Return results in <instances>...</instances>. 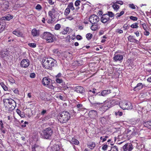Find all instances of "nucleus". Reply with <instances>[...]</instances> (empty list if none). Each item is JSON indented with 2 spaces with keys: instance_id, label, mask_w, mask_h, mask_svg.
I'll return each mask as SVG.
<instances>
[{
  "instance_id": "a878e982",
  "label": "nucleus",
  "mask_w": 151,
  "mask_h": 151,
  "mask_svg": "<svg viewBox=\"0 0 151 151\" xmlns=\"http://www.w3.org/2000/svg\"><path fill=\"white\" fill-rule=\"evenodd\" d=\"M110 93H111L110 90L108 89L103 90L101 92V96H105Z\"/></svg>"
},
{
  "instance_id": "4d7b16f0",
  "label": "nucleus",
  "mask_w": 151,
  "mask_h": 151,
  "mask_svg": "<svg viewBox=\"0 0 151 151\" xmlns=\"http://www.w3.org/2000/svg\"><path fill=\"white\" fill-rule=\"evenodd\" d=\"M124 29V30H127L129 28V26L127 24H125L123 26Z\"/></svg>"
},
{
  "instance_id": "9d476101",
  "label": "nucleus",
  "mask_w": 151,
  "mask_h": 151,
  "mask_svg": "<svg viewBox=\"0 0 151 151\" xmlns=\"http://www.w3.org/2000/svg\"><path fill=\"white\" fill-rule=\"evenodd\" d=\"M89 20L91 24H96L99 21L100 19L97 16L93 14L90 17Z\"/></svg>"
},
{
  "instance_id": "a18cd8bd",
  "label": "nucleus",
  "mask_w": 151,
  "mask_h": 151,
  "mask_svg": "<svg viewBox=\"0 0 151 151\" xmlns=\"http://www.w3.org/2000/svg\"><path fill=\"white\" fill-rule=\"evenodd\" d=\"M76 63L78 65H81L83 64V60L76 61Z\"/></svg>"
},
{
  "instance_id": "c9c22d12",
  "label": "nucleus",
  "mask_w": 151,
  "mask_h": 151,
  "mask_svg": "<svg viewBox=\"0 0 151 151\" xmlns=\"http://www.w3.org/2000/svg\"><path fill=\"white\" fill-rule=\"evenodd\" d=\"M0 85L4 91H6L8 90L7 87L5 85L4 83L2 82L0 83Z\"/></svg>"
},
{
  "instance_id": "0eeeda50",
  "label": "nucleus",
  "mask_w": 151,
  "mask_h": 151,
  "mask_svg": "<svg viewBox=\"0 0 151 151\" xmlns=\"http://www.w3.org/2000/svg\"><path fill=\"white\" fill-rule=\"evenodd\" d=\"M42 132L43 133V137L46 139H49L52 135L53 131L50 127H48L44 129Z\"/></svg>"
},
{
  "instance_id": "1a4fd4ad",
  "label": "nucleus",
  "mask_w": 151,
  "mask_h": 151,
  "mask_svg": "<svg viewBox=\"0 0 151 151\" xmlns=\"http://www.w3.org/2000/svg\"><path fill=\"white\" fill-rule=\"evenodd\" d=\"M116 103L115 100H112L106 102L104 105V108L107 110L109 108L112 107Z\"/></svg>"
},
{
  "instance_id": "864d4df0",
  "label": "nucleus",
  "mask_w": 151,
  "mask_h": 151,
  "mask_svg": "<svg viewBox=\"0 0 151 151\" xmlns=\"http://www.w3.org/2000/svg\"><path fill=\"white\" fill-rule=\"evenodd\" d=\"M28 45L32 47H35L36 46V44L35 43H29L28 44Z\"/></svg>"
},
{
  "instance_id": "bb28decb",
  "label": "nucleus",
  "mask_w": 151,
  "mask_h": 151,
  "mask_svg": "<svg viewBox=\"0 0 151 151\" xmlns=\"http://www.w3.org/2000/svg\"><path fill=\"white\" fill-rule=\"evenodd\" d=\"M87 146L88 148L91 150L93 149L96 146V144L94 142H91L87 145Z\"/></svg>"
},
{
  "instance_id": "338daca9",
  "label": "nucleus",
  "mask_w": 151,
  "mask_h": 151,
  "mask_svg": "<svg viewBox=\"0 0 151 151\" xmlns=\"http://www.w3.org/2000/svg\"><path fill=\"white\" fill-rule=\"evenodd\" d=\"M58 98L60 99L61 100L63 101H65V99L64 97L62 96L61 95H60L58 96Z\"/></svg>"
},
{
  "instance_id": "ea45409f",
  "label": "nucleus",
  "mask_w": 151,
  "mask_h": 151,
  "mask_svg": "<svg viewBox=\"0 0 151 151\" xmlns=\"http://www.w3.org/2000/svg\"><path fill=\"white\" fill-rule=\"evenodd\" d=\"M106 14L107 15H108L109 18H110V17L112 18L114 16V13L108 11L107 12V13Z\"/></svg>"
},
{
  "instance_id": "0e129e2a",
  "label": "nucleus",
  "mask_w": 151,
  "mask_h": 151,
  "mask_svg": "<svg viewBox=\"0 0 151 151\" xmlns=\"http://www.w3.org/2000/svg\"><path fill=\"white\" fill-rule=\"evenodd\" d=\"M145 31L144 32V34L146 36H148L150 34V32L147 31V30H145Z\"/></svg>"
},
{
  "instance_id": "4be33fe9",
  "label": "nucleus",
  "mask_w": 151,
  "mask_h": 151,
  "mask_svg": "<svg viewBox=\"0 0 151 151\" xmlns=\"http://www.w3.org/2000/svg\"><path fill=\"white\" fill-rule=\"evenodd\" d=\"M143 125L145 127L151 130V121H147L144 122Z\"/></svg>"
},
{
  "instance_id": "c756f323",
  "label": "nucleus",
  "mask_w": 151,
  "mask_h": 151,
  "mask_svg": "<svg viewBox=\"0 0 151 151\" xmlns=\"http://www.w3.org/2000/svg\"><path fill=\"white\" fill-rule=\"evenodd\" d=\"M5 25L0 22V33H1L5 29Z\"/></svg>"
},
{
  "instance_id": "49530a36",
  "label": "nucleus",
  "mask_w": 151,
  "mask_h": 151,
  "mask_svg": "<svg viewBox=\"0 0 151 151\" xmlns=\"http://www.w3.org/2000/svg\"><path fill=\"white\" fill-rule=\"evenodd\" d=\"M8 80L9 81L12 83H14L15 82V80L12 77H9Z\"/></svg>"
},
{
  "instance_id": "2eb2a0df",
  "label": "nucleus",
  "mask_w": 151,
  "mask_h": 151,
  "mask_svg": "<svg viewBox=\"0 0 151 151\" xmlns=\"http://www.w3.org/2000/svg\"><path fill=\"white\" fill-rule=\"evenodd\" d=\"M9 6V3L7 1H5L1 5L2 9L4 11L7 10Z\"/></svg>"
},
{
  "instance_id": "a19ab883",
  "label": "nucleus",
  "mask_w": 151,
  "mask_h": 151,
  "mask_svg": "<svg viewBox=\"0 0 151 151\" xmlns=\"http://www.w3.org/2000/svg\"><path fill=\"white\" fill-rule=\"evenodd\" d=\"M16 112L17 114H18L21 116V117H24L25 116L24 114H21V111L20 110L17 109L16 110Z\"/></svg>"
},
{
  "instance_id": "37998d69",
  "label": "nucleus",
  "mask_w": 151,
  "mask_h": 151,
  "mask_svg": "<svg viewBox=\"0 0 151 151\" xmlns=\"http://www.w3.org/2000/svg\"><path fill=\"white\" fill-rule=\"evenodd\" d=\"M86 36L87 39L88 40H89L91 38L92 36V35L90 33H88L86 35Z\"/></svg>"
},
{
  "instance_id": "a211bd4d",
  "label": "nucleus",
  "mask_w": 151,
  "mask_h": 151,
  "mask_svg": "<svg viewBox=\"0 0 151 151\" xmlns=\"http://www.w3.org/2000/svg\"><path fill=\"white\" fill-rule=\"evenodd\" d=\"M12 33L18 37H22L24 36L22 32L20 30L18 29H16L13 31Z\"/></svg>"
},
{
  "instance_id": "6e6d98bb",
  "label": "nucleus",
  "mask_w": 151,
  "mask_h": 151,
  "mask_svg": "<svg viewBox=\"0 0 151 151\" xmlns=\"http://www.w3.org/2000/svg\"><path fill=\"white\" fill-rule=\"evenodd\" d=\"M115 115L116 116L117 115H119V116H122V113L121 111H118L117 112H115Z\"/></svg>"
},
{
  "instance_id": "8fccbe9b",
  "label": "nucleus",
  "mask_w": 151,
  "mask_h": 151,
  "mask_svg": "<svg viewBox=\"0 0 151 151\" xmlns=\"http://www.w3.org/2000/svg\"><path fill=\"white\" fill-rule=\"evenodd\" d=\"M129 19L131 20L134 21H136L137 20L138 18L136 17H134L133 16H131L129 17Z\"/></svg>"
},
{
  "instance_id": "5fc2aeb1",
  "label": "nucleus",
  "mask_w": 151,
  "mask_h": 151,
  "mask_svg": "<svg viewBox=\"0 0 151 151\" xmlns=\"http://www.w3.org/2000/svg\"><path fill=\"white\" fill-rule=\"evenodd\" d=\"M55 19H49L47 21V22L49 24H51L55 22Z\"/></svg>"
},
{
  "instance_id": "13d9d810",
  "label": "nucleus",
  "mask_w": 151,
  "mask_h": 151,
  "mask_svg": "<svg viewBox=\"0 0 151 151\" xmlns=\"http://www.w3.org/2000/svg\"><path fill=\"white\" fill-rule=\"evenodd\" d=\"M109 138V136L107 135H106L104 136H103V140H102V142H104L107 139Z\"/></svg>"
},
{
  "instance_id": "e433bc0d",
  "label": "nucleus",
  "mask_w": 151,
  "mask_h": 151,
  "mask_svg": "<svg viewBox=\"0 0 151 151\" xmlns=\"http://www.w3.org/2000/svg\"><path fill=\"white\" fill-rule=\"evenodd\" d=\"M138 24L137 23H135L132 24L130 27L132 28H137L138 27Z\"/></svg>"
},
{
  "instance_id": "6e6552de",
  "label": "nucleus",
  "mask_w": 151,
  "mask_h": 151,
  "mask_svg": "<svg viewBox=\"0 0 151 151\" xmlns=\"http://www.w3.org/2000/svg\"><path fill=\"white\" fill-rule=\"evenodd\" d=\"M75 9L73 2L69 3L68 4L67 8L64 12V14L67 16L70 12V10L73 11Z\"/></svg>"
},
{
  "instance_id": "58836bf2",
  "label": "nucleus",
  "mask_w": 151,
  "mask_h": 151,
  "mask_svg": "<svg viewBox=\"0 0 151 151\" xmlns=\"http://www.w3.org/2000/svg\"><path fill=\"white\" fill-rule=\"evenodd\" d=\"M32 33L33 36H35L37 34V30L36 29H33L32 31Z\"/></svg>"
},
{
  "instance_id": "69168bd1",
  "label": "nucleus",
  "mask_w": 151,
  "mask_h": 151,
  "mask_svg": "<svg viewBox=\"0 0 151 151\" xmlns=\"http://www.w3.org/2000/svg\"><path fill=\"white\" fill-rule=\"evenodd\" d=\"M28 123L27 122H25L23 124H22L21 126L22 127H25L26 126V124H28Z\"/></svg>"
},
{
  "instance_id": "f3484780",
  "label": "nucleus",
  "mask_w": 151,
  "mask_h": 151,
  "mask_svg": "<svg viewBox=\"0 0 151 151\" xmlns=\"http://www.w3.org/2000/svg\"><path fill=\"white\" fill-rule=\"evenodd\" d=\"M128 40L131 42H133L138 44L139 41L135 39L134 36L132 35H129L127 37Z\"/></svg>"
},
{
  "instance_id": "f704fd0d",
  "label": "nucleus",
  "mask_w": 151,
  "mask_h": 151,
  "mask_svg": "<svg viewBox=\"0 0 151 151\" xmlns=\"http://www.w3.org/2000/svg\"><path fill=\"white\" fill-rule=\"evenodd\" d=\"M132 129L133 130V132L132 133V134L133 136H136L138 134V131L135 127H134Z\"/></svg>"
},
{
  "instance_id": "473e14b6",
  "label": "nucleus",
  "mask_w": 151,
  "mask_h": 151,
  "mask_svg": "<svg viewBox=\"0 0 151 151\" xmlns=\"http://www.w3.org/2000/svg\"><path fill=\"white\" fill-rule=\"evenodd\" d=\"M124 13V11H122L120 13H118L115 14V18L118 19L119 17L122 15Z\"/></svg>"
},
{
  "instance_id": "09e8293b",
  "label": "nucleus",
  "mask_w": 151,
  "mask_h": 151,
  "mask_svg": "<svg viewBox=\"0 0 151 151\" xmlns=\"http://www.w3.org/2000/svg\"><path fill=\"white\" fill-rule=\"evenodd\" d=\"M129 7L132 9H136L135 6L133 4H130L128 5Z\"/></svg>"
},
{
  "instance_id": "c03bdc74",
  "label": "nucleus",
  "mask_w": 151,
  "mask_h": 151,
  "mask_svg": "<svg viewBox=\"0 0 151 151\" xmlns=\"http://www.w3.org/2000/svg\"><path fill=\"white\" fill-rule=\"evenodd\" d=\"M1 55L2 58H4L7 55V53H6V52L5 51H1Z\"/></svg>"
},
{
  "instance_id": "6ab92c4d",
  "label": "nucleus",
  "mask_w": 151,
  "mask_h": 151,
  "mask_svg": "<svg viewBox=\"0 0 151 151\" xmlns=\"http://www.w3.org/2000/svg\"><path fill=\"white\" fill-rule=\"evenodd\" d=\"M76 91L78 93L84 94L85 93V90L83 87L81 86H77L76 87Z\"/></svg>"
},
{
  "instance_id": "79ce46f5",
  "label": "nucleus",
  "mask_w": 151,
  "mask_h": 151,
  "mask_svg": "<svg viewBox=\"0 0 151 151\" xmlns=\"http://www.w3.org/2000/svg\"><path fill=\"white\" fill-rule=\"evenodd\" d=\"M143 28L144 30H148L147 24L145 23H143L142 24Z\"/></svg>"
},
{
  "instance_id": "2f4dec72",
  "label": "nucleus",
  "mask_w": 151,
  "mask_h": 151,
  "mask_svg": "<svg viewBox=\"0 0 151 151\" xmlns=\"http://www.w3.org/2000/svg\"><path fill=\"white\" fill-rule=\"evenodd\" d=\"M71 142L76 145H78L79 143V142L75 138H72Z\"/></svg>"
},
{
  "instance_id": "f03ea898",
  "label": "nucleus",
  "mask_w": 151,
  "mask_h": 151,
  "mask_svg": "<svg viewBox=\"0 0 151 151\" xmlns=\"http://www.w3.org/2000/svg\"><path fill=\"white\" fill-rule=\"evenodd\" d=\"M5 109L8 111H12L14 109L16 106L15 101L12 99H5L3 100Z\"/></svg>"
},
{
  "instance_id": "20e7f679",
  "label": "nucleus",
  "mask_w": 151,
  "mask_h": 151,
  "mask_svg": "<svg viewBox=\"0 0 151 151\" xmlns=\"http://www.w3.org/2000/svg\"><path fill=\"white\" fill-rule=\"evenodd\" d=\"M40 37L42 39L46 40L47 43L53 42L55 38L54 35L50 32H44L40 35Z\"/></svg>"
},
{
  "instance_id": "774afa93",
  "label": "nucleus",
  "mask_w": 151,
  "mask_h": 151,
  "mask_svg": "<svg viewBox=\"0 0 151 151\" xmlns=\"http://www.w3.org/2000/svg\"><path fill=\"white\" fill-rule=\"evenodd\" d=\"M73 18V17L72 16H69L66 18V19H68L70 20H72Z\"/></svg>"
},
{
  "instance_id": "de8ad7c7",
  "label": "nucleus",
  "mask_w": 151,
  "mask_h": 151,
  "mask_svg": "<svg viewBox=\"0 0 151 151\" xmlns=\"http://www.w3.org/2000/svg\"><path fill=\"white\" fill-rule=\"evenodd\" d=\"M61 26L60 24H57L55 27V29L56 30H59Z\"/></svg>"
},
{
  "instance_id": "f8f14e48",
  "label": "nucleus",
  "mask_w": 151,
  "mask_h": 151,
  "mask_svg": "<svg viewBox=\"0 0 151 151\" xmlns=\"http://www.w3.org/2000/svg\"><path fill=\"white\" fill-rule=\"evenodd\" d=\"M122 148L124 151H132L133 149V147L131 143H127L122 147Z\"/></svg>"
},
{
  "instance_id": "bf43d9fd",
  "label": "nucleus",
  "mask_w": 151,
  "mask_h": 151,
  "mask_svg": "<svg viewBox=\"0 0 151 151\" xmlns=\"http://www.w3.org/2000/svg\"><path fill=\"white\" fill-rule=\"evenodd\" d=\"M108 146L106 144L104 145L103 146V147L102 148V149L104 150V151L106 150H107V149Z\"/></svg>"
},
{
  "instance_id": "680f3d73",
  "label": "nucleus",
  "mask_w": 151,
  "mask_h": 151,
  "mask_svg": "<svg viewBox=\"0 0 151 151\" xmlns=\"http://www.w3.org/2000/svg\"><path fill=\"white\" fill-rule=\"evenodd\" d=\"M110 151H118V149L117 148V147L114 146L111 150Z\"/></svg>"
},
{
  "instance_id": "7ed1b4c3",
  "label": "nucleus",
  "mask_w": 151,
  "mask_h": 151,
  "mask_svg": "<svg viewBox=\"0 0 151 151\" xmlns=\"http://www.w3.org/2000/svg\"><path fill=\"white\" fill-rule=\"evenodd\" d=\"M70 117V114L67 111H63L59 113L58 116V120L61 123L67 122Z\"/></svg>"
},
{
  "instance_id": "052dcab7",
  "label": "nucleus",
  "mask_w": 151,
  "mask_h": 151,
  "mask_svg": "<svg viewBox=\"0 0 151 151\" xmlns=\"http://www.w3.org/2000/svg\"><path fill=\"white\" fill-rule=\"evenodd\" d=\"M116 32L118 34H122L123 33V30L119 29H117L116 30Z\"/></svg>"
},
{
  "instance_id": "c85d7f7f",
  "label": "nucleus",
  "mask_w": 151,
  "mask_h": 151,
  "mask_svg": "<svg viewBox=\"0 0 151 151\" xmlns=\"http://www.w3.org/2000/svg\"><path fill=\"white\" fill-rule=\"evenodd\" d=\"M92 25L91 27V29L93 31H96L98 29V24H92Z\"/></svg>"
},
{
  "instance_id": "b1692460",
  "label": "nucleus",
  "mask_w": 151,
  "mask_h": 151,
  "mask_svg": "<svg viewBox=\"0 0 151 151\" xmlns=\"http://www.w3.org/2000/svg\"><path fill=\"white\" fill-rule=\"evenodd\" d=\"M143 87V86L142 83H138L136 86L134 88L133 90L134 91H136L137 90H139L140 89L142 88Z\"/></svg>"
},
{
  "instance_id": "3c124183",
  "label": "nucleus",
  "mask_w": 151,
  "mask_h": 151,
  "mask_svg": "<svg viewBox=\"0 0 151 151\" xmlns=\"http://www.w3.org/2000/svg\"><path fill=\"white\" fill-rule=\"evenodd\" d=\"M114 4H117L120 5H122L124 3L123 2L121 1H116V2L114 1L113 3Z\"/></svg>"
},
{
  "instance_id": "603ef678",
  "label": "nucleus",
  "mask_w": 151,
  "mask_h": 151,
  "mask_svg": "<svg viewBox=\"0 0 151 151\" xmlns=\"http://www.w3.org/2000/svg\"><path fill=\"white\" fill-rule=\"evenodd\" d=\"M38 147V145H34L32 146V151H36L35 149Z\"/></svg>"
},
{
  "instance_id": "e2e57ef3",
  "label": "nucleus",
  "mask_w": 151,
  "mask_h": 151,
  "mask_svg": "<svg viewBox=\"0 0 151 151\" xmlns=\"http://www.w3.org/2000/svg\"><path fill=\"white\" fill-rule=\"evenodd\" d=\"M47 110L45 109H43L42 111H41V113H40V114L42 115H44L46 113Z\"/></svg>"
},
{
  "instance_id": "dca6fc26",
  "label": "nucleus",
  "mask_w": 151,
  "mask_h": 151,
  "mask_svg": "<svg viewBox=\"0 0 151 151\" xmlns=\"http://www.w3.org/2000/svg\"><path fill=\"white\" fill-rule=\"evenodd\" d=\"M88 114L90 118L94 119L97 116V112L96 111L92 110L90 111Z\"/></svg>"
},
{
  "instance_id": "f257e3e1",
  "label": "nucleus",
  "mask_w": 151,
  "mask_h": 151,
  "mask_svg": "<svg viewBox=\"0 0 151 151\" xmlns=\"http://www.w3.org/2000/svg\"><path fill=\"white\" fill-rule=\"evenodd\" d=\"M42 62V66L44 68L50 69L56 64L57 61L56 60L50 57L43 58Z\"/></svg>"
},
{
  "instance_id": "412c9836",
  "label": "nucleus",
  "mask_w": 151,
  "mask_h": 151,
  "mask_svg": "<svg viewBox=\"0 0 151 151\" xmlns=\"http://www.w3.org/2000/svg\"><path fill=\"white\" fill-rule=\"evenodd\" d=\"M82 0H77L75 2V6L76 7V10L78 11L80 7H79V6L80 5V4L82 1Z\"/></svg>"
},
{
  "instance_id": "72a5a7b5",
  "label": "nucleus",
  "mask_w": 151,
  "mask_h": 151,
  "mask_svg": "<svg viewBox=\"0 0 151 151\" xmlns=\"http://www.w3.org/2000/svg\"><path fill=\"white\" fill-rule=\"evenodd\" d=\"M112 7L116 12L118 11L119 8V6L116 4H114L112 5Z\"/></svg>"
},
{
  "instance_id": "39448f33",
  "label": "nucleus",
  "mask_w": 151,
  "mask_h": 151,
  "mask_svg": "<svg viewBox=\"0 0 151 151\" xmlns=\"http://www.w3.org/2000/svg\"><path fill=\"white\" fill-rule=\"evenodd\" d=\"M42 83L44 86L51 89H53L54 86H53L52 81L48 77H45L42 80Z\"/></svg>"
},
{
  "instance_id": "9b49d317",
  "label": "nucleus",
  "mask_w": 151,
  "mask_h": 151,
  "mask_svg": "<svg viewBox=\"0 0 151 151\" xmlns=\"http://www.w3.org/2000/svg\"><path fill=\"white\" fill-rule=\"evenodd\" d=\"M57 11L56 9V8H53L51 9L49 11L48 13V15L49 17L51 19L56 18V14H57Z\"/></svg>"
},
{
  "instance_id": "ddd939ff",
  "label": "nucleus",
  "mask_w": 151,
  "mask_h": 151,
  "mask_svg": "<svg viewBox=\"0 0 151 151\" xmlns=\"http://www.w3.org/2000/svg\"><path fill=\"white\" fill-rule=\"evenodd\" d=\"M30 62L28 59H23L21 62V66L22 67L26 68L29 65Z\"/></svg>"
},
{
  "instance_id": "393cba45",
  "label": "nucleus",
  "mask_w": 151,
  "mask_h": 151,
  "mask_svg": "<svg viewBox=\"0 0 151 151\" xmlns=\"http://www.w3.org/2000/svg\"><path fill=\"white\" fill-rule=\"evenodd\" d=\"M13 18V16L10 14H8L6 15L4 17H2V20H6L8 21L10 20L11 19Z\"/></svg>"
},
{
  "instance_id": "cd10ccee",
  "label": "nucleus",
  "mask_w": 151,
  "mask_h": 151,
  "mask_svg": "<svg viewBox=\"0 0 151 151\" xmlns=\"http://www.w3.org/2000/svg\"><path fill=\"white\" fill-rule=\"evenodd\" d=\"M45 92L44 91H40V93H39V96L41 99H45Z\"/></svg>"
},
{
  "instance_id": "5701e85b",
  "label": "nucleus",
  "mask_w": 151,
  "mask_h": 151,
  "mask_svg": "<svg viewBox=\"0 0 151 151\" xmlns=\"http://www.w3.org/2000/svg\"><path fill=\"white\" fill-rule=\"evenodd\" d=\"M60 149L59 146L56 145L51 147L50 151H60Z\"/></svg>"
},
{
  "instance_id": "7c9ffc66",
  "label": "nucleus",
  "mask_w": 151,
  "mask_h": 151,
  "mask_svg": "<svg viewBox=\"0 0 151 151\" xmlns=\"http://www.w3.org/2000/svg\"><path fill=\"white\" fill-rule=\"evenodd\" d=\"M69 30V28L67 27L64 28L63 30L60 32V34H62L63 35H66L68 32Z\"/></svg>"
},
{
  "instance_id": "aec40b11",
  "label": "nucleus",
  "mask_w": 151,
  "mask_h": 151,
  "mask_svg": "<svg viewBox=\"0 0 151 151\" xmlns=\"http://www.w3.org/2000/svg\"><path fill=\"white\" fill-rule=\"evenodd\" d=\"M123 58V56L120 55H116L114 54L113 57V59L115 61H120L122 60Z\"/></svg>"
},
{
  "instance_id": "4468645a",
  "label": "nucleus",
  "mask_w": 151,
  "mask_h": 151,
  "mask_svg": "<svg viewBox=\"0 0 151 151\" xmlns=\"http://www.w3.org/2000/svg\"><path fill=\"white\" fill-rule=\"evenodd\" d=\"M101 21L103 23H108L110 21V18L106 14H104L102 15L101 18Z\"/></svg>"
},
{
  "instance_id": "4c0bfd02",
  "label": "nucleus",
  "mask_w": 151,
  "mask_h": 151,
  "mask_svg": "<svg viewBox=\"0 0 151 151\" xmlns=\"http://www.w3.org/2000/svg\"><path fill=\"white\" fill-rule=\"evenodd\" d=\"M55 81L56 82L60 84L63 83V81L61 78H56L55 79Z\"/></svg>"
},
{
  "instance_id": "423d86ee",
  "label": "nucleus",
  "mask_w": 151,
  "mask_h": 151,
  "mask_svg": "<svg viewBox=\"0 0 151 151\" xmlns=\"http://www.w3.org/2000/svg\"><path fill=\"white\" fill-rule=\"evenodd\" d=\"M119 106L120 108L123 109L131 110L133 107L132 104L130 102L127 101H121L119 103Z\"/></svg>"
}]
</instances>
